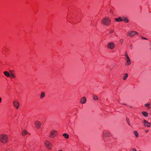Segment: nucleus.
Segmentation results:
<instances>
[{"mask_svg":"<svg viewBox=\"0 0 151 151\" xmlns=\"http://www.w3.org/2000/svg\"><path fill=\"white\" fill-rule=\"evenodd\" d=\"M8 137L7 135L2 134L0 136V141L2 143H6L7 141Z\"/></svg>","mask_w":151,"mask_h":151,"instance_id":"nucleus-1","label":"nucleus"},{"mask_svg":"<svg viewBox=\"0 0 151 151\" xmlns=\"http://www.w3.org/2000/svg\"><path fill=\"white\" fill-rule=\"evenodd\" d=\"M111 21L107 17L103 18L101 20V23L103 24L108 26L110 24Z\"/></svg>","mask_w":151,"mask_h":151,"instance_id":"nucleus-2","label":"nucleus"},{"mask_svg":"<svg viewBox=\"0 0 151 151\" xmlns=\"http://www.w3.org/2000/svg\"><path fill=\"white\" fill-rule=\"evenodd\" d=\"M125 56L127 58V63L126 64V65H129L131 64V62L129 56L127 55V52H126L125 53Z\"/></svg>","mask_w":151,"mask_h":151,"instance_id":"nucleus-3","label":"nucleus"},{"mask_svg":"<svg viewBox=\"0 0 151 151\" xmlns=\"http://www.w3.org/2000/svg\"><path fill=\"white\" fill-rule=\"evenodd\" d=\"M138 35V33L135 31H129L128 32L127 36L132 37L135 35Z\"/></svg>","mask_w":151,"mask_h":151,"instance_id":"nucleus-4","label":"nucleus"},{"mask_svg":"<svg viewBox=\"0 0 151 151\" xmlns=\"http://www.w3.org/2000/svg\"><path fill=\"white\" fill-rule=\"evenodd\" d=\"M44 144L49 149H50L51 147L52 146V143L48 141H45L44 142Z\"/></svg>","mask_w":151,"mask_h":151,"instance_id":"nucleus-5","label":"nucleus"},{"mask_svg":"<svg viewBox=\"0 0 151 151\" xmlns=\"http://www.w3.org/2000/svg\"><path fill=\"white\" fill-rule=\"evenodd\" d=\"M107 47L110 49H113L115 47V45L113 42H109L107 45Z\"/></svg>","mask_w":151,"mask_h":151,"instance_id":"nucleus-6","label":"nucleus"},{"mask_svg":"<svg viewBox=\"0 0 151 151\" xmlns=\"http://www.w3.org/2000/svg\"><path fill=\"white\" fill-rule=\"evenodd\" d=\"M35 127L37 129H39L40 127L41 123L38 121H35L34 123Z\"/></svg>","mask_w":151,"mask_h":151,"instance_id":"nucleus-7","label":"nucleus"},{"mask_svg":"<svg viewBox=\"0 0 151 151\" xmlns=\"http://www.w3.org/2000/svg\"><path fill=\"white\" fill-rule=\"evenodd\" d=\"M103 136L105 137H109L111 135L110 132L105 131L103 132Z\"/></svg>","mask_w":151,"mask_h":151,"instance_id":"nucleus-8","label":"nucleus"},{"mask_svg":"<svg viewBox=\"0 0 151 151\" xmlns=\"http://www.w3.org/2000/svg\"><path fill=\"white\" fill-rule=\"evenodd\" d=\"M57 131L53 130L51 131L50 133V137L51 138H53L55 137L57 135Z\"/></svg>","mask_w":151,"mask_h":151,"instance_id":"nucleus-9","label":"nucleus"},{"mask_svg":"<svg viewBox=\"0 0 151 151\" xmlns=\"http://www.w3.org/2000/svg\"><path fill=\"white\" fill-rule=\"evenodd\" d=\"M144 126L149 127L150 126L151 124L150 123L148 122L146 120H144Z\"/></svg>","mask_w":151,"mask_h":151,"instance_id":"nucleus-10","label":"nucleus"},{"mask_svg":"<svg viewBox=\"0 0 151 151\" xmlns=\"http://www.w3.org/2000/svg\"><path fill=\"white\" fill-rule=\"evenodd\" d=\"M9 72L10 73V78H14L16 76L14 74V70H10Z\"/></svg>","mask_w":151,"mask_h":151,"instance_id":"nucleus-11","label":"nucleus"},{"mask_svg":"<svg viewBox=\"0 0 151 151\" xmlns=\"http://www.w3.org/2000/svg\"><path fill=\"white\" fill-rule=\"evenodd\" d=\"M13 103L14 106L17 109H18L19 106V103L16 101H13Z\"/></svg>","mask_w":151,"mask_h":151,"instance_id":"nucleus-12","label":"nucleus"},{"mask_svg":"<svg viewBox=\"0 0 151 151\" xmlns=\"http://www.w3.org/2000/svg\"><path fill=\"white\" fill-rule=\"evenodd\" d=\"M86 101V98L84 97H83L81 99L80 102L82 104H85Z\"/></svg>","mask_w":151,"mask_h":151,"instance_id":"nucleus-13","label":"nucleus"},{"mask_svg":"<svg viewBox=\"0 0 151 151\" xmlns=\"http://www.w3.org/2000/svg\"><path fill=\"white\" fill-rule=\"evenodd\" d=\"M117 22H120L123 21V18H122L121 17H119L118 18H116L114 19Z\"/></svg>","mask_w":151,"mask_h":151,"instance_id":"nucleus-14","label":"nucleus"},{"mask_svg":"<svg viewBox=\"0 0 151 151\" xmlns=\"http://www.w3.org/2000/svg\"><path fill=\"white\" fill-rule=\"evenodd\" d=\"M4 75L7 77H9L10 76V74L7 71H5L4 72Z\"/></svg>","mask_w":151,"mask_h":151,"instance_id":"nucleus-15","label":"nucleus"},{"mask_svg":"<svg viewBox=\"0 0 151 151\" xmlns=\"http://www.w3.org/2000/svg\"><path fill=\"white\" fill-rule=\"evenodd\" d=\"M45 96V93L44 92H42L41 93L40 96V98L41 99H43Z\"/></svg>","mask_w":151,"mask_h":151,"instance_id":"nucleus-16","label":"nucleus"},{"mask_svg":"<svg viewBox=\"0 0 151 151\" xmlns=\"http://www.w3.org/2000/svg\"><path fill=\"white\" fill-rule=\"evenodd\" d=\"M28 134V133L25 130H23L22 132V134L23 136H24Z\"/></svg>","mask_w":151,"mask_h":151,"instance_id":"nucleus-17","label":"nucleus"},{"mask_svg":"<svg viewBox=\"0 0 151 151\" xmlns=\"http://www.w3.org/2000/svg\"><path fill=\"white\" fill-rule=\"evenodd\" d=\"M150 102H148L146 104H145V107H146L147 108L150 109Z\"/></svg>","mask_w":151,"mask_h":151,"instance_id":"nucleus-18","label":"nucleus"},{"mask_svg":"<svg viewBox=\"0 0 151 151\" xmlns=\"http://www.w3.org/2000/svg\"><path fill=\"white\" fill-rule=\"evenodd\" d=\"M142 114L145 117H147L148 116V113L145 111H143Z\"/></svg>","mask_w":151,"mask_h":151,"instance_id":"nucleus-19","label":"nucleus"},{"mask_svg":"<svg viewBox=\"0 0 151 151\" xmlns=\"http://www.w3.org/2000/svg\"><path fill=\"white\" fill-rule=\"evenodd\" d=\"M123 21L127 23L129 22V20L128 19L125 17H123Z\"/></svg>","mask_w":151,"mask_h":151,"instance_id":"nucleus-20","label":"nucleus"},{"mask_svg":"<svg viewBox=\"0 0 151 151\" xmlns=\"http://www.w3.org/2000/svg\"><path fill=\"white\" fill-rule=\"evenodd\" d=\"M63 135L66 139H67L69 138V135L67 133H64L63 134Z\"/></svg>","mask_w":151,"mask_h":151,"instance_id":"nucleus-21","label":"nucleus"},{"mask_svg":"<svg viewBox=\"0 0 151 151\" xmlns=\"http://www.w3.org/2000/svg\"><path fill=\"white\" fill-rule=\"evenodd\" d=\"M128 76V75L127 73H126L125 76L123 77V79L124 80H126Z\"/></svg>","mask_w":151,"mask_h":151,"instance_id":"nucleus-22","label":"nucleus"},{"mask_svg":"<svg viewBox=\"0 0 151 151\" xmlns=\"http://www.w3.org/2000/svg\"><path fill=\"white\" fill-rule=\"evenodd\" d=\"M134 134H135L136 137H137L138 136V133L137 131H134Z\"/></svg>","mask_w":151,"mask_h":151,"instance_id":"nucleus-23","label":"nucleus"},{"mask_svg":"<svg viewBox=\"0 0 151 151\" xmlns=\"http://www.w3.org/2000/svg\"><path fill=\"white\" fill-rule=\"evenodd\" d=\"M93 99L94 100H97L98 99V97L96 96H93Z\"/></svg>","mask_w":151,"mask_h":151,"instance_id":"nucleus-24","label":"nucleus"},{"mask_svg":"<svg viewBox=\"0 0 151 151\" xmlns=\"http://www.w3.org/2000/svg\"><path fill=\"white\" fill-rule=\"evenodd\" d=\"M127 121L128 124L130 126V123H129V119L127 118L126 119Z\"/></svg>","mask_w":151,"mask_h":151,"instance_id":"nucleus-25","label":"nucleus"},{"mask_svg":"<svg viewBox=\"0 0 151 151\" xmlns=\"http://www.w3.org/2000/svg\"><path fill=\"white\" fill-rule=\"evenodd\" d=\"M132 151H137L136 150L135 148H133L132 149Z\"/></svg>","mask_w":151,"mask_h":151,"instance_id":"nucleus-26","label":"nucleus"},{"mask_svg":"<svg viewBox=\"0 0 151 151\" xmlns=\"http://www.w3.org/2000/svg\"><path fill=\"white\" fill-rule=\"evenodd\" d=\"M142 38L143 39H144V40H147V38H145V37H142Z\"/></svg>","mask_w":151,"mask_h":151,"instance_id":"nucleus-27","label":"nucleus"},{"mask_svg":"<svg viewBox=\"0 0 151 151\" xmlns=\"http://www.w3.org/2000/svg\"><path fill=\"white\" fill-rule=\"evenodd\" d=\"M113 32H114V30H111L110 31V33H113Z\"/></svg>","mask_w":151,"mask_h":151,"instance_id":"nucleus-28","label":"nucleus"},{"mask_svg":"<svg viewBox=\"0 0 151 151\" xmlns=\"http://www.w3.org/2000/svg\"><path fill=\"white\" fill-rule=\"evenodd\" d=\"M123 41V39H121L120 40V42H122H122Z\"/></svg>","mask_w":151,"mask_h":151,"instance_id":"nucleus-29","label":"nucleus"},{"mask_svg":"<svg viewBox=\"0 0 151 151\" xmlns=\"http://www.w3.org/2000/svg\"><path fill=\"white\" fill-rule=\"evenodd\" d=\"M1 98L0 97V103L1 102Z\"/></svg>","mask_w":151,"mask_h":151,"instance_id":"nucleus-30","label":"nucleus"},{"mask_svg":"<svg viewBox=\"0 0 151 151\" xmlns=\"http://www.w3.org/2000/svg\"><path fill=\"white\" fill-rule=\"evenodd\" d=\"M148 130H145V131L146 132H148Z\"/></svg>","mask_w":151,"mask_h":151,"instance_id":"nucleus-31","label":"nucleus"},{"mask_svg":"<svg viewBox=\"0 0 151 151\" xmlns=\"http://www.w3.org/2000/svg\"><path fill=\"white\" fill-rule=\"evenodd\" d=\"M130 46V47H132V45H131Z\"/></svg>","mask_w":151,"mask_h":151,"instance_id":"nucleus-32","label":"nucleus"},{"mask_svg":"<svg viewBox=\"0 0 151 151\" xmlns=\"http://www.w3.org/2000/svg\"><path fill=\"white\" fill-rule=\"evenodd\" d=\"M123 105H126V104H123Z\"/></svg>","mask_w":151,"mask_h":151,"instance_id":"nucleus-33","label":"nucleus"},{"mask_svg":"<svg viewBox=\"0 0 151 151\" xmlns=\"http://www.w3.org/2000/svg\"><path fill=\"white\" fill-rule=\"evenodd\" d=\"M116 35V36H117V35L116 34V35Z\"/></svg>","mask_w":151,"mask_h":151,"instance_id":"nucleus-34","label":"nucleus"}]
</instances>
